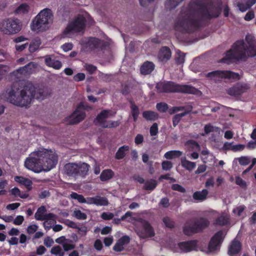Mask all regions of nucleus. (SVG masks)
I'll return each mask as SVG.
<instances>
[{"instance_id":"obj_1","label":"nucleus","mask_w":256,"mask_h":256,"mask_svg":"<svg viewBox=\"0 0 256 256\" xmlns=\"http://www.w3.org/2000/svg\"><path fill=\"white\" fill-rule=\"evenodd\" d=\"M203 2L190 1L183 14L175 22L174 29L183 33L194 32L204 27L206 20L219 16L220 6H214V1Z\"/></svg>"},{"instance_id":"obj_2","label":"nucleus","mask_w":256,"mask_h":256,"mask_svg":"<svg viewBox=\"0 0 256 256\" xmlns=\"http://www.w3.org/2000/svg\"><path fill=\"white\" fill-rule=\"evenodd\" d=\"M58 161V155L54 151L40 148L30 154L24 162V166L28 170L38 173L50 170L56 166Z\"/></svg>"},{"instance_id":"obj_3","label":"nucleus","mask_w":256,"mask_h":256,"mask_svg":"<svg viewBox=\"0 0 256 256\" xmlns=\"http://www.w3.org/2000/svg\"><path fill=\"white\" fill-rule=\"evenodd\" d=\"M8 101L18 106L29 107L36 94V88L30 82L22 85V82H14L6 90Z\"/></svg>"},{"instance_id":"obj_4","label":"nucleus","mask_w":256,"mask_h":256,"mask_svg":"<svg viewBox=\"0 0 256 256\" xmlns=\"http://www.w3.org/2000/svg\"><path fill=\"white\" fill-rule=\"evenodd\" d=\"M156 88L158 93H182L197 94L200 91L190 85L180 84L172 81L158 82Z\"/></svg>"},{"instance_id":"obj_5","label":"nucleus","mask_w":256,"mask_h":256,"mask_svg":"<svg viewBox=\"0 0 256 256\" xmlns=\"http://www.w3.org/2000/svg\"><path fill=\"white\" fill-rule=\"evenodd\" d=\"M248 58L247 45L243 40H238L225 53L222 62L230 64L236 61H245Z\"/></svg>"},{"instance_id":"obj_6","label":"nucleus","mask_w":256,"mask_h":256,"mask_svg":"<svg viewBox=\"0 0 256 256\" xmlns=\"http://www.w3.org/2000/svg\"><path fill=\"white\" fill-rule=\"evenodd\" d=\"M53 15L49 8L41 10L34 18L30 24L31 30L37 32H44L49 28V24L52 20Z\"/></svg>"},{"instance_id":"obj_7","label":"nucleus","mask_w":256,"mask_h":256,"mask_svg":"<svg viewBox=\"0 0 256 256\" xmlns=\"http://www.w3.org/2000/svg\"><path fill=\"white\" fill-rule=\"evenodd\" d=\"M210 222L206 218L200 217L188 220L183 227V232L186 236L201 233L208 228Z\"/></svg>"},{"instance_id":"obj_8","label":"nucleus","mask_w":256,"mask_h":256,"mask_svg":"<svg viewBox=\"0 0 256 256\" xmlns=\"http://www.w3.org/2000/svg\"><path fill=\"white\" fill-rule=\"evenodd\" d=\"M90 165L86 163H68L64 166V170L69 176L85 177L88 174Z\"/></svg>"},{"instance_id":"obj_9","label":"nucleus","mask_w":256,"mask_h":256,"mask_svg":"<svg viewBox=\"0 0 256 256\" xmlns=\"http://www.w3.org/2000/svg\"><path fill=\"white\" fill-rule=\"evenodd\" d=\"M21 22L18 18H6L0 24L1 31L6 34H14L18 32L21 30Z\"/></svg>"},{"instance_id":"obj_10","label":"nucleus","mask_w":256,"mask_h":256,"mask_svg":"<svg viewBox=\"0 0 256 256\" xmlns=\"http://www.w3.org/2000/svg\"><path fill=\"white\" fill-rule=\"evenodd\" d=\"M92 110V107L81 102L77 106L74 111L69 116V124L71 125L78 124L86 117V110Z\"/></svg>"},{"instance_id":"obj_11","label":"nucleus","mask_w":256,"mask_h":256,"mask_svg":"<svg viewBox=\"0 0 256 256\" xmlns=\"http://www.w3.org/2000/svg\"><path fill=\"white\" fill-rule=\"evenodd\" d=\"M86 19L82 14H78L73 20L68 22L63 34L65 36L71 33H77L84 31L86 24Z\"/></svg>"},{"instance_id":"obj_12","label":"nucleus","mask_w":256,"mask_h":256,"mask_svg":"<svg viewBox=\"0 0 256 256\" xmlns=\"http://www.w3.org/2000/svg\"><path fill=\"white\" fill-rule=\"evenodd\" d=\"M206 77L214 80H220L222 79L237 80L240 78L238 73L224 70H217L210 72L206 74Z\"/></svg>"},{"instance_id":"obj_13","label":"nucleus","mask_w":256,"mask_h":256,"mask_svg":"<svg viewBox=\"0 0 256 256\" xmlns=\"http://www.w3.org/2000/svg\"><path fill=\"white\" fill-rule=\"evenodd\" d=\"M139 224L136 226V233L142 238H152L154 236V230L150 223L142 218H140Z\"/></svg>"},{"instance_id":"obj_14","label":"nucleus","mask_w":256,"mask_h":256,"mask_svg":"<svg viewBox=\"0 0 256 256\" xmlns=\"http://www.w3.org/2000/svg\"><path fill=\"white\" fill-rule=\"evenodd\" d=\"M250 88V85L244 82H238L227 90V93L232 96H239L246 92Z\"/></svg>"},{"instance_id":"obj_15","label":"nucleus","mask_w":256,"mask_h":256,"mask_svg":"<svg viewBox=\"0 0 256 256\" xmlns=\"http://www.w3.org/2000/svg\"><path fill=\"white\" fill-rule=\"evenodd\" d=\"M178 246L180 250L184 253L196 251L198 248V240H192L180 242L178 244Z\"/></svg>"},{"instance_id":"obj_16","label":"nucleus","mask_w":256,"mask_h":256,"mask_svg":"<svg viewBox=\"0 0 256 256\" xmlns=\"http://www.w3.org/2000/svg\"><path fill=\"white\" fill-rule=\"evenodd\" d=\"M223 232L219 230L216 232L211 238L208 245V248L210 251H214L217 249L218 246L223 241Z\"/></svg>"},{"instance_id":"obj_17","label":"nucleus","mask_w":256,"mask_h":256,"mask_svg":"<svg viewBox=\"0 0 256 256\" xmlns=\"http://www.w3.org/2000/svg\"><path fill=\"white\" fill-rule=\"evenodd\" d=\"M44 58L46 65L50 68L60 70L62 67L61 62L56 60L54 55H46Z\"/></svg>"},{"instance_id":"obj_18","label":"nucleus","mask_w":256,"mask_h":256,"mask_svg":"<svg viewBox=\"0 0 256 256\" xmlns=\"http://www.w3.org/2000/svg\"><path fill=\"white\" fill-rule=\"evenodd\" d=\"M87 46L91 50L98 48L102 49L104 46V41L98 38H90L86 42Z\"/></svg>"},{"instance_id":"obj_19","label":"nucleus","mask_w":256,"mask_h":256,"mask_svg":"<svg viewBox=\"0 0 256 256\" xmlns=\"http://www.w3.org/2000/svg\"><path fill=\"white\" fill-rule=\"evenodd\" d=\"M96 204L98 206H106L108 201L106 197L96 196L94 197H88V204Z\"/></svg>"},{"instance_id":"obj_20","label":"nucleus","mask_w":256,"mask_h":256,"mask_svg":"<svg viewBox=\"0 0 256 256\" xmlns=\"http://www.w3.org/2000/svg\"><path fill=\"white\" fill-rule=\"evenodd\" d=\"M242 250V244L238 240H233L228 248V254L230 256H236Z\"/></svg>"},{"instance_id":"obj_21","label":"nucleus","mask_w":256,"mask_h":256,"mask_svg":"<svg viewBox=\"0 0 256 256\" xmlns=\"http://www.w3.org/2000/svg\"><path fill=\"white\" fill-rule=\"evenodd\" d=\"M248 46H247L248 57H254L256 56V41L252 38L249 39L248 36L246 37Z\"/></svg>"},{"instance_id":"obj_22","label":"nucleus","mask_w":256,"mask_h":256,"mask_svg":"<svg viewBox=\"0 0 256 256\" xmlns=\"http://www.w3.org/2000/svg\"><path fill=\"white\" fill-rule=\"evenodd\" d=\"M130 242V238L128 236H124L120 238L116 242L113 247V250L116 252H120L124 250V246L128 244Z\"/></svg>"},{"instance_id":"obj_23","label":"nucleus","mask_w":256,"mask_h":256,"mask_svg":"<svg viewBox=\"0 0 256 256\" xmlns=\"http://www.w3.org/2000/svg\"><path fill=\"white\" fill-rule=\"evenodd\" d=\"M110 110H104L100 112V114H98L96 118L94 120V122L96 124V122L98 123L100 126L103 128V126L106 124L108 120L106 119L108 118L110 114Z\"/></svg>"},{"instance_id":"obj_24","label":"nucleus","mask_w":256,"mask_h":256,"mask_svg":"<svg viewBox=\"0 0 256 256\" xmlns=\"http://www.w3.org/2000/svg\"><path fill=\"white\" fill-rule=\"evenodd\" d=\"M34 68V64L32 62H30L26 66L18 68L13 74H14L16 72H17L22 75L26 76L32 74Z\"/></svg>"},{"instance_id":"obj_25","label":"nucleus","mask_w":256,"mask_h":256,"mask_svg":"<svg viewBox=\"0 0 256 256\" xmlns=\"http://www.w3.org/2000/svg\"><path fill=\"white\" fill-rule=\"evenodd\" d=\"M172 52L167 46L162 47L158 53V58L162 62H166L171 58Z\"/></svg>"},{"instance_id":"obj_26","label":"nucleus","mask_w":256,"mask_h":256,"mask_svg":"<svg viewBox=\"0 0 256 256\" xmlns=\"http://www.w3.org/2000/svg\"><path fill=\"white\" fill-rule=\"evenodd\" d=\"M154 64L153 62L147 61L144 62L140 68V72L142 74H150L154 68Z\"/></svg>"},{"instance_id":"obj_27","label":"nucleus","mask_w":256,"mask_h":256,"mask_svg":"<svg viewBox=\"0 0 256 256\" xmlns=\"http://www.w3.org/2000/svg\"><path fill=\"white\" fill-rule=\"evenodd\" d=\"M114 176V173L111 169H105L101 172L100 178L101 181L106 182L112 179Z\"/></svg>"},{"instance_id":"obj_28","label":"nucleus","mask_w":256,"mask_h":256,"mask_svg":"<svg viewBox=\"0 0 256 256\" xmlns=\"http://www.w3.org/2000/svg\"><path fill=\"white\" fill-rule=\"evenodd\" d=\"M129 150L130 147L128 146L124 145L120 146L116 153L115 158L118 160L124 158L126 155V152H128Z\"/></svg>"},{"instance_id":"obj_29","label":"nucleus","mask_w":256,"mask_h":256,"mask_svg":"<svg viewBox=\"0 0 256 256\" xmlns=\"http://www.w3.org/2000/svg\"><path fill=\"white\" fill-rule=\"evenodd\" d=\"M14 180L19 184L24 186L27 188L30 189L32 185V182L28 178L21 176H16Z\"/></svg>"},{"instance_id":"obj_30","label":"nucleus","mask_w":256,"mask_h":256,"mask_svg":"<svg viewBox=\"0 0 256 256\" xmlns=\"http://www.w3.org/2000/svg\"><path fill=\"white\" fill-rule=\"evenodd\" d=\"M142 116L146 120L150 121H154L158 118V114L151 110L144 111L142 112Z\"/></svg>"},{"instance_id":"obj_31","label":"nucleus","mask_w":256,"mask_h":256,"mask_svg":"<svg viewBox=\"0 0 256 256\" xmlns=\"http://www.w3.org/2000/svg\"><path fill=\"white\" fill-rule=\"evenodd\" d=\"M47 210L45 206H42L39 207L34 214L35 218L38 220H44Z\"/></svg>"},{"instance_id":"obj_32","label":"nucleus","mask_w":256,"mask_h":256,"mask_svg":"<svg viewBox=\"0 0 256 256\" xmlns=\"http://www.w3.org/2000/svg\"><path fill=\"white\" fill-rule=\"evenodd\" d=\"M181 164L184 168L190 172L192 171L196 166V164L194 162L189 161L186 158L181 160Z\"/></svg>"},{"instance_id":"obj_33","label":"nucleus","mask_w":256,"mask_h":256,"mask_svg":"<svg viewBox=\"0 0 256 256\" xmlns=\"http://www.w3.org/2000/svg\"><path fill=\"white\" fill-rule=\"evenodd\" d=\"M158 186V182L154 179H150L144 182V189L146 190H153Z\"/></svg>"},{"instance_id":"obj_34","label":"nucleus","mask_w":256,"mask_h":256,"mask_svg":"<svg viewBox=\"0 0 256 256\" xmlns=\"http://www.w3.org/2000/svg\"><path fill=\"white\" fill-rule=\"evenodd\" d=\"M182 154V152L178 150H173L167 152L164 156L168 160H171L175 158H179Z\"/></svg>"},{"instance_id":"obj_35","label":"nucleus","mask_w":256,"mask_h":256,"mask_svg":"<svg viewBox=\"0 0 256 256\" xmlns=\"http://www.w3.org/2000/svg\"><path fill=\"white\" fill-rule=\"evenodd\" d=\"M229 222V218L228 216L221 215L218 217L214 222V225L224 226L226 225Z\"/></svg>"},{"instance_id":"obj_36","label":"nucleus","mask_w":256,"mask_h":256,"mask_svg":"<svg viewBox=\"0 0 256 256\" xmlns=\"http://www.w3.org/2000/svg\"><path fill=\"white\" fill-rule=\"evenodd\" d=\"M208 194L207 190H202L201 192L197 191L194 193L193 198L196 200H204Z\"/></svg>"},{"instance_id":"obj_37","label":"nucleus","mask_w":256,"mask_h":256,"mask_svg":"<svg viewBox=\"0 0 256 256\" xmlns=\"http://www.w3.org/2000/svg\"><path fill=\"white\" fill-rule=\"evenodd\" d=\"M70 198L77 200L80 203L88 204V198H85L82 194H79L76 192H72L70 194Z\"/></svg>"},{"instance_id":"obj_38","label":"nucleus","mask_w":256,"mask_h":256,"mask_svg":"<svg viewBox=\"0 0 256 256\" xmlns=\"http://www.w3.org/2000/svg\"><path fill=\"white\" fill-rule=\"evenodd\" d=\"M256 1H246V4L239 2L238 4V6L240 11L244 12L250 8L256 3Z\"/></svg>"},{"instance_id":"obj_39","label":"nucleus","mask_w":256,"mask_h":256,"mask_svg":"<svg viewBox=\"0 0 256 256\" xmlns=\"http://www.w3.org/2000/svg\"><path fill=\"white\" fill-rule=\"evenodd\" d=\"M130 109L134 121L136 122L140 114L138 108L134 104L132 103L130 106Z\"/></svg>"},{"instance_id":"obj_40","label":"nucleus","mask_w":256,"mask_h":256,"mask_svg":"<svg viewBox=\"0 0 256 256\" xmlns=\"http://www.w3.org/2000/svg\"><path fill=\"white\" fill-rule=\"evenodd\" d=\"M204 130L206 134H208L211 132H216L220 134V128L218 127L214 126L210 124H208L205 125Z\"/></svg>"},{"instance_id":"obj_41","label":"nucleus","mask_w":256,"mask_h":256,"mask_svg":"<svg viewBox=\"0 0 256 256\" xmlns=\"http://www.w3.org/2000/svg\"><path fill=\"white\" fill-rule=\"evenodd\" d=\"M188 112L184 111V112L176 114L172 118V124L174 127H176L180 122L181 118L186 116L188 114Z\"/></svg>"},{"instance_id":"obj_42","label":"nucleus","mask_w":256,"mask_h":256,"mask_svg":"<svg viewBox=\"0 0 256 256\" xmlns=\"http://www.w3.org/2000/svg\"><path fill=\"white\" fill-rule=\"evenodd\" d=\"M41 42L40 40H36L32 42L29 44L28 50L30 53H32L37 50L40 45Z\"/></svg>"},{"instance_id":"obj_43","label":"nucleus","mask_w":256,"mask_h":256,"mask_svg":"<svg viewBox=\"0 0 256 256\" xmlns=\"http://www.w3.org/2000/svg\"><path fill=\"white\" fill-rule=\"evenodd\" d=\"M30 10V6L26 4H22L15 10L16 14H26Z\"/></svg>"},{"instance_id":"obj_44","label":"nucleus","mask_w":256,"mask_h":256,"mask_svg":"<svg viewBox=\"0 0 256 256\" xmlns=\"http://www.w3.org/2000/svg\"><path fill=\"white\" fill-rule=\"evenodd\" d=\"M50 253L57 256H64V252L60 246H54L51 250Z\"/></svg>"},{"instance_id":"obj_45","label":"nucleus","mask_w":256,"mask_h":256,"mask_svg":"<svg viewBox=\"0 0 256 256\" xmlns=\"http://www.w3.org/2000/svg\"><path fill=\"white\" fill-rule=\"evenodd\" d=\"M132 212L128 211L124 216H122L120 218H114L112 220V222L115 224H119L121 221L125 220L128 218L132 216Z\"/></svg>"},{"instance_id":"obj_46","label":"nucleus","mask_w":256,"mask_h":256,"mask_svg":"<svg viewBox=\"0 0 256 256\" xmlns=\"http://www.w3.org/2000/svg\"><path fill=\"white\" fill-rule=\"evenodd\" d=\"M162 222L164 224L166 227L172 228L174 227V222L170 217L166 216L163 218Z\"/></svg>"},{"instance_id":"obj_47","label":"nucleus","mask_w":256,"mask_h":256,"mask_svg":"<svg viewBox=\"0 0 256 256\" xmlns=\"http://www.w3.org/2000/svg\"><path fill=\"white\" fill-rule=\"evenodd\" d=\"M180 2L178 1H166L164 6L167 10H171L174 9L179 4Z\"/></svg>"},{"instance_id":"obj_48","label":"nucleus","mask_w":256,"mask_h":256,"mask_svg":"<svg viewBox=\"0 0 256 256\" xmlns=\"http://www.w3.org/2000/svg\"><path fill=\"white\" fill-rule=\"evenodd\" d=\"M156 109L160 112H166L168 109V104L165 102H158L156 105Z\"/></svg>"},{"instance_id":"obj_49","label":"nucleus","mask_w":256,"mask_h":256,"mask_svg":"<svg viewBox=\"0 0 256 256\" xmlns=\"http://www.w3.org/2000/svg\"><path fill=\"white\" fill-rule=\"evenodd\" d=\"M74 216L78 220H85L87 218V215L79 210L74 211Z\"/></svg>"},{"instance_id":"obj_50","label":"nucleus","mask_w":256,"mask_h":256,"mask_svg":"<svg viewBox=\"0 0 256 256\" xmlns=\"http://www.w3.org/2000/svg\"><path fill=\"white\" fill-rule=\"evenodd\" d=\"M120 124V122L118 120H108L107 121L106 124L103 126V128H115L119 126Z\"/></svg>"},{"instance_id":"obj_51","label":"nucleus","mask_w":256,"mask_h":256,"mask_svg":"<svg viewBox=\"0 0 256 256\" xmlns=\"http://www.w3.org/2000/svg\"><path fill=\"white\" fill-rule=\"evenodd\" d=\"M239 164L241 166H246L250 162V158L248 156H242L238 158Z\"/></svg>"},{"instance_id":"obj_52","label":"nucleus","mask_w":256,"mask_h":256,"mask_svg":"<svg viewBox=\"0 0 256 256\" xmlns=\"http://www.w3.org/2000/svg\"><path fill=\"white\" fill-rule=\"evenodd\" d=\"M162 166L163 170H170L172 168V163L170 161H163L162 163Z\"/></svg>"},{"instance_id":"obj_53","label":"nucleus","mask_w":256,"mask_h":256,"mask_svg":"<svg viewBox=\"0 0 256 256\" xmlns=\"http://www.w3.org/2000/svg\"><path fill=\"white\" fill-rule=\"evenodd\" d=\"M184 54L180 52H178V56L176 58V62L177 64L179 65L182 64L184 62Z\"/></svg>"},{"instance_id":"obj_54","label":"nucleus","mask_w":256,"mask_h":256,"mask_svg":"<svg viewBox=\"0 0 256 256\" xmlns=\"http://www.w3.org/2000/svg\"><path fill=\"white\" fill-rule=\"evenodd\" d=\"M56 216L53 213H46L45 217L44 218V220H50L52 221V223L56 222Z\"/></svg>"},{"instance_id":"obj_55","label":"nucleus","mask_w":256,"mask_h":256,"mask_svg":"<svg viewBox=\"0 0 256 256\" xmlns=\"http://www.w3.org/2000/svg\"><path fill=\"white\" fill-rule=\"evenodd\" d=\"M150 132L151 136H154L158 133V125L156 123H154L151 126L150 130Z\"/></svg>"},{"instance_id":"obj_56","label":"nucleus","mask_w":256,"mask_h":256,"mask_svg":"<svg viewBox=\"0 0 256 256\" xmlns=\"http://www.w3.org/2000/svg\"><path fill=\"white\" fill-rule=\"evenodd\" d=\"M84 68L90 74H93L96 70V67L91 64H86Z\"/></svg>"},{"instance_id":"obj_57","label":"nucleus","mask_w":256,"mask_h":256,"mask_svg":"<svg viewBox=\"0 0 256 256\" xmlns=\"http://www.w3.org/2000/svg\"><path fill=\"white\" fill-rule=\"evenodd\" d=\"M246 206L244 205L240 206L234 208L232 210L233 213L236 214L237 216H241L242 213L245 210Z\"/></svg>"},{"instance_id":"obj_58","label":"nucleus","mask_w":256,"mask_h":256,"mask_svg":"<svg viewBox=\"0 0 256 256\" xmlns=\"http://www.w3.org/2000/svg\"><path fill=\"white\" fill-rule=\"evenodd\" d=\"M172 189L174 190L184 193L186 192V189L179 184H173L172 186Z\"/></svg>"},{"instance_id":"obj_59","label":"nucleus","mask_w":256,"mask_h":256,"mask_svg":"<svg viewBox=\"0 0 256 256\" xmlns=\"http://www.w3.org/2000/svg\"><path fill=\"white\" fill-rule=\"evenodd\" d=\"M114 214L110 212H104L101 214V218L104 220H110L113 218Z\"/></svg>"},{"instance_id":"obj_60","label":"nucleus","mask_w":256,"mask_h":256,"mask_svg":"<svg viewBox=\"0 0 256 256\" xmlns=\"http://www.w3.org/2000/svg\"><path fill=\"white\" fill-rule=\"evenodd\" d=\"M184 110L185 108L184 106H173L169 109L168 112L170 114H172Z\"/></svg>"},{"instance_id":"obj_61","label":"nucleus","mask_w":256,"mask_h":256,"mask_svg":"<svg viewBox=\"0 0 256 256\" xmlns=\"http://www.w3.org/2000/svg\"><path fill=\"white\" fill-rule=\"evenodd\" d=\"M9 67L6 65L0 64V76L5 75L8 72Z\"/></svg>"},{"instance_id":"obj_62","label":"nucleus","mask_w":256,"mask_h":256,"mask_svg":"<svg viewBox=\"0 0 256 256\" xmlns=\"http://www.w3.org/2000/svg\"><path fill=\"white\" fill-rule=\"evenodd\" d=\"M24 220V218L22 216H18L13 221V224L15 225H20Z\"/></svg>"},{"instance_id":"obj_63","label":"nucleus","mask_w":256,"mask_h":256,"mask_svg":"<svg viewBox=\"0 0 256 256\" xmlns=\"http://www.w3.org/2000/svg\"><path fill=\"white\" fill-rule=\"evenodd\" d=\"M144 136L142 134H138L134 138V142L136 145L142 144L144 142Z\"/></svg>"},{"instance_id":"obj_64","label":"nucleus","mask_w":256,"mask_h":256,"mask_svg":"<svg viewBox=\"0 0 256 256\" xmlns=\"http://www.w3.org/2000/svg\"><path fill=\"white\" fill-rule=\"evenodd\" d=\"M85 74L84 73H78L74 76V80L76 82L82 81L85 78Z\"/></svg>"}]
</instances>
